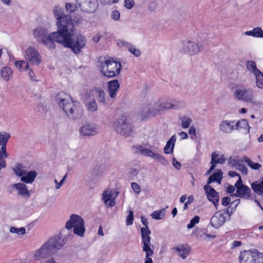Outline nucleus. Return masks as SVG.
<instances>
[{"label": "nucleus", "mask_w": 263, "mask_h": 263, "mask_svg": "<svg viewBox=\"0 0 263 263\" xmlns=\"http://www.w3.org/2000/svg\"><path fill=\"white\" fill-rule=\"evenodd\" d=\"M57 102L69 119L78 120L82 118L84 114L83 106L79 102L74 101L70 96L59 93Z\"/></svg>", "instance_id": "obj_1"}, {"label": "nucleus", "mask_w": 263, "mask_h": 263, "mask_svg": "<svg viewBox=\"0 0 263 263\" xmlns=\"http://www.w3.org/2000/svg\"><path fill=\"white\" fill-rule=\"evenodd\" d=\"M65 243L64 239L60 236L51 237L34 252L32 258L34 260L45 259L57 252Z\"/></svg>", "instance_id": "obj_2"}, {"label": "nucleus", "mask_w": 263, "mask_h": 263, "mask_svg": "<svg viewBox=\"0 0 263 263\" xmlns=\"http://www.w3.org/2000/svg\"><path fill=\"white\" fill-rule=\"evenodd\" d=\"M33 35L38 42L41 43L48 48L51 49L55 48L54 42L59 43L57 35L58 34L53 32L49 33L48 30L43 27H38L33 30Z\"/></svg>", "instance_id": "obj_3"}, {"label": "nucleus", "mask_w": 263, "mask_h": 263, "mask_svg": "<svg viewBox=\"0 0 263 263\" xmlns=\"http://www.w3.org/2000/svg\"><path fill=\"white\" fill-rule=\"evenodd\" d=\"M233 95L235 100L249 103L253 106L260 107L263 103L259 99L254 97L253 91L240 86L234 88Z\"/></svg>", "instance_id": "obj_4"}, {"label": "nucleus", "mask_w": 263, "mask_h": 263, "mask_svg": "<svg viewBox=\"0 0 263 263\" xmlns=\"http://www.w3.org/2000/svg\"><path fill=\"white\" fill-rule=\"evenodd\" d=\"M62 40L59 41L60 44H62L66 47L71 48L72 51L76 53H79L82 49L86 45V40L85 37L81 34H73L66 37L62 38Z\"/></svg>", "instance_id": "obj_5"}, {"label": "nucleus", "mask_w": 263, "mask_h": 263, "mask_svg": "<svg viewBox=\"0 0 263 263\" xmlns=\"http://www.w3.org/2000/svg\"><path fill=\"white\" fill-rule=\"evenodd\" d=\"M115 130L122 136H129L134 130V125L130 118L125 115L118 117L113 123Z\"/></svg>", "instance_id": "obj_6"}, {"label": "nucleus", "mask_w": 263, "mask_h": 263, "mask_svg": "<svg viewBox=\"0 0 263 263\" xmlns=\"http://www.w3.org/2000/svg\"><path fill=\"white\" fill-rule=\"evenodd\" d=\"M57 25L58 30L55 32L58 35H57L59 40H61L73 33V24L71 16L69 15H65L62 18L57 21Z\"/></svg>", "instance_id": "obj_7"}, {"label": "nucleus", "mask_w": 263, "mask_h": 263, "mask_svg": "<svg viewBox=\"0 0 263 263\" xmlns=\"http://www.w3.org/2000/svg\"><path fill=\"white\" fill-rule=\"evenodd\" d=\"M121 68L120 62H116L109 58L102 63L100 71L105 77L114 78L119 74Z\"/></svg>", "instance_id": "obj_8"}, {"label": "nucleus", "mask_w": 263, "mask_h": 263, "mask_svg": "<svg viewBox=\"0 0 263 263\" xmlns=\"http://www.w3.org/2000/svg\"><path fill=\"white\" fill-rule=\"evenodd\" d=\"M133 151L135 153L145 156L151 157L157 161L164 164L166 160L163 156L159 153V149L155 146H151L150 148L143 147L142 145H137L132 147Z\"/></svg>", "instance_id": "obj_9"}, {"label": "nucleus", "mask_w": 263, "mask_h": 263, "mask_svg": "<svg viewBox=\"0 0 263 263\" xmlns=\"http://www.w3.org/2000/svg\"><path fill=\"white\" fill-rule=\"evenodd\" d=\"M65 228L70 230L73 228V233L81 237L83 236L85 231L84 221L80 216L72 214L66 223Z\"/></svg>", "instance_id": "obj_10"}, {"label": "nucleus", "mask_w": 263, "mask_h": 263, "mask_svg": "<svg viewBox=\"0 0 263 263\" xmlns=\"http://www.w3.org/2000/svg\"><path fill=\"white\" fill-rule=\"evenodd\" d=\"M240 263H263V254L257 250L241 251L239 256Z\"/></svg>", "instance_id": "obj_11"}, {"label": "nucleus", "mask_w": 263, "mask_h": 263, "mask_svg": "<svg viewBox=\"0 0 263 263\" xmlns=\"http://www.w3.org/2000/svg\"><path fill=\"white\" fill-rule=\"evenodd\" d=\"M161 111L159 102L155 101L143 106L142 114L144 117L148 118L158 115Z\"/></svg>", "instance_id": "obj_12"}, {"label": "nucleus", "mask_w": 263, "mask_h": 263, "mask_svg": "<svg viewBox=\"0 0 263 263\" xmlns=\"http://www.w3.org/2000/svg\"><path fill=\"white\" fill-rule=\"evenodd\" d=\"M228 213V209L216 212L210 220V223L212 226L216 229L221 227L225 223L226 220L225 215L227 214Z\"/></svg>", "instance_id": "obj_13"}, {"label": "nucleus", "mask_w": 263, "mask_h": 263, "mask_svg": "<svg viewBox=\"0 0 263 263\" xmlns=\"http://www.w3.org/2000/svg\"><path fill=\"white\" fill-rule=\"evenodd\" d=\"M25 58L28 63L32 65H39L41 61V55L33 47L29 46L25 51Z\"/></svg>", "instance_id": "obj_14"}, {"label": "nucleus", "mask_w": 263, "mask_h": 263, "mask_svg": "<svg viewBox=\"0 0 263 263\" xmlns=\"http://www.w3.org/2000/svg\"><path fill=\"white\" fill-rule=\"evenodd\" d=\"M235 186L236 188V192L235 196L241 198L248 199L250 196L251 189L242 183L240 177L236 182Z\"/></svg>", "instance_id": "obj_15"}, {"label": "nucleus", "mask_w": 263, "mask_h": 263, "mask_svg": "<svg viewBox=\"0 0 263 263\" xmlns=\"http://www.w3.org/2000/svg\"><path fill=\"white\" fill-rule=\"evenodd\" d=\"M79 131L82 137L94 136L99 133V127L92 123H86L80 128Z\"/></svg>", "instance_id": "obj_16"}, {"label": "nucleus", "mask_w": 263, "mask_h": 263, "mask_svg": "<svg viewBox=\"0 0 263 263\" xmlns=\"http://www.w3.org/2000/svg\"><path fill=\"white\" fill-rule=\"evenodd\" d=\"M98 5L97 0H82L79 4V7L82 11L89 13L95 12Z\"/></svg>", "instance_id": "obj_17"}, {"label": "nucleus", "mask_w": 263, "mask_h": 263, "mask_svg": "<svg viewBox=\"0 0 263 263\" xmlns=\"http://www.w3.org/2000/svg\"><path fill=\"white\" fill-rule=\"evenodd\" d=\"M204 189L205 190L208 199L214 204L216 209H217L219 200L218 193L209 185H205Z\"/></svg>", "instance_id": "obj_18"}, {"label": "nucleus", "mask_w": 263, "mask_h": 263, "mask_svg": "<svg viewBox=\"0 0 263 263\" xmlns=\"http://www.w3.org/2000/svg\"><path fill=\"white\" fill-rule=\"evenodd\" d=\"M142 236V243L143 244V251H147L152 250L150 248L151 232L148 228H141L140 229Z\"/></svg>", "instance_id": "obj_19"}, {"label": "nucleus", "mask_w": 263, "mask_h": 263, "mask_svg": "<svg viewBox=\"0 0 263 263\" xmlns=\"http://www.w3.org/2000/svg\"><path fill=\"white\" fill-rule=\"evenodd\" d=\"M119 192L114 190H107L103 194V200L107 206H113L115 204V199L118 196Z\"/></svg>", "instance_id": "obj_20"}, {"label": "nucleus", "mask_w": 263, "mask_h": 263, "mask_svg": "<svg viewBox=\"0 0 263 263\" xmlns=\"http://www.w3.org/2000/svg\"><path fill=\"white\" fill-rule=\"evenodd\" d=\"M201 50V47L196 43L195 42L186 40L183 43V51L191 55H194Z\"/></svg>", "instance_id": "obj_21"}, {"label": "nucleus", "mask_w": 263, "mask_h": 263, "mask_svg": "<svg viewBox=\"0 0 263 263\" xmlns=\"http://www.w3.org/2000/svg\"><path fill=\"white\" fill-rule=\"evenodd\" d=\"M219 130L224 134H230L236 129L235 121L234 120L222 121L219 125Z\"/></svg>", "instance_id": "obj_22"}, {"label": "nucleus", "mask_w": 263, "mask_h": 263, "mask_svg": "<svg viewBox=\"0 0 263 263\" xmlns=\"http://www.w3.org/2000/svg\"><path fill=\"white\" fill-rule=\"evenodd\" d=\"M120 88V84L117 80L109 81L107 83V90L109 97L115 99L117 96V92Z\"/></svg>", "instance_id": "obj_23"}, {"label": "nucleus", "mask_w": 263, "mask_h": 263, "mask_svg": "<svg viewBox=\"0 0 263 263\" xmlns=\"http://www.w3.org/2000/svg\"><path fill=\"white\" fill-rule=\"evenodd\" d=\"M17 192L18 194L23 197L29 198L30 193L26 184L23 183H17L12 185Z\"/></svg>", "instance_id": "obj_24"}, {"label": "nucleus", "mask_w": 263, "mask_h": 263, "mask_svg": "<svg viewBox=\"0 0 263 263\" xmlns=\"http://www.w3.org/2000/svg\"><path fill=\"white\" fill-rule=\"evenodd\" d=\"M174 252L177 254L183 259H185L189 255L190 253V248L189 246L185 245H180L173 248Z\"/></svg>", "instance_id": "obj_25"}, {"label": "nucleus", "mask_w": 263, "mask_h": 263, "mask_svg": "<svg viewBox=\"0 0 263 263\" xmlns=\"http://www.w3.org/2000/svg\"><path fill=\"white\" fill-rule=\"evenodd\" d=\"M37 173L34 171L25 172V174L21 178V181L26 183H32L36 178Z\"/></svg>", "instance_id": "obj_26"}, {"label": "nucleus", "mask_w": 263, "mask_h": 263, "mask_svg": "<svg viewBox=\"0 0 263 263\" xmlns=\"http://www.w3.org/2000/svg\"><path fill=\"white\" fill-rule=\"evenodd\" d=\"M176 140V137L175 135L172 136L168 140L166 145L164 147V152L165 154H170L173 153Z\"/></svg>", "instance_id": "obj_27"}, {"label": "nucleus", "mask_w": 263, "mask_h": 263, "mask_svg": "<svg viewBox=\"0 0 263 263\" xmlns=\"http://www.w3.org/2000/svg\"><path fill=\"white\" fill-rule=\"evenodd\" d=\"M10 137V134L4 131L0 132L1 148L7 149L6 145Z\"/></svg>", "instance_id": "obj_28"}, {"label": "nucleus", "mask_w": 263, "mask_h": 263, "mask_svg": "<svg viewBox=\"0 0 263 263\" xmlns=\"http://www.w3.org/2000/svg\"><path fill=\"white\" fill-rule=\"evenodd\" d=\"M245 34L255 37H263V31L260 27H257L252 30L245 32Z\"/></svg>", "instance_id": "obj_29"}, {"label": "nucleus", "mask_w": 263, "mask_h": 263, "mask_svg": "<svg viewBox=\"0 0 263 263\" xmlns=\"http://www.w3.org/2000/svg\"><path fill=\"white\" fill-rule=\"evenodd\" d=\"M247 69L251 72L255 76L261 72L256 67V64L253 61H248L246 64Z\"/></svg>", "instance_id": "obj_30"}, {"label": "nucleus", "mask_w": 263, "mask_h": 263, "mask_svg": "<svg viewBox=\"0 0 263 263\" xmlns=\"http://www.w3.org/2000/svg\"><path fill=\"white\" fill-rule=\"evenodd\" d=\"M12 70L9 67H3L1 70L2 77L6 80L8 81L12 77Z\"/></svg>", "instance_id": "obj_31"}, {"label": "nucleus", "mask_w": 263, "mask_h": 263, "mask_svg": "<svg viewBox=\"0 0 263 263\" xmlns=\"http://www.w3.org/2000/svg\"><path fill=\"white\" fill-rule=\"evenodd\" d=\"M243 161L252 170H258L261 167V165L260 164L253 162L247 156L243 157Z\"/></svg>", "instance_id": "obj_32"}, {"label": "nucleus", "mask_w": 263, "mask_h": 263, "mask_svg": "<svg viewBox=\"0 0 263 263\" xmlns=\"http://www.w3.org/2000/svg\"><path fill=\"white\" fill-rule=\"evenodd\" d=\"M253 190L259 195H263V178L261 182H254L251 184Z\"/></svg>", "instance_id": "obj_33"}, {"label": "nucleus", "mask_w": 263, "mask_h": 263, "mask_svg": "<svg viewBox=\"0 0 263 263\" xmlns=\"http://www.w3.org/2000/svg\"><path fill=\"white\" fill-rule=\"evenodd\" d=\"M86 107L88 111L95 112L98 110V105L94 98L90 99L86 104Z\"/></svg>", "instance_id": "obj_34"}, {"label": "nucleus", "mask_w": 263, "mask_h": 263, "mask_svg": "<svg viewBox=\"0 0 263 263\" xmlns=\"http://www.w3.org/2000/svg\"><path fill=\"white\" fill-rule=\"evenodd\" d=\"M222 172L221 170H218L216 173L210 176L209 178L208 183L210 184L212 182L217 181L220 182L222 179Z\"/></svg>", "instance_id": "obj_35"}, {"label": "nucleus", "mask_w": 263, "mask_h": 263, "mask_svg": "<svg viewBox=\"0 0 263 263\" xmlns=\"http://www.w3.org/2000/svg\"><path fill=\"white\" fill-rule=\"evenodd\" d=\"M7 149L1 148L0 149V170L6 166L5 158L8 157Z\"/></svg>", "instance_id": "obj_36"}, {"label": "nucleus", "mask_w": 263, "mask_h": 263, "mask_svg": "<svg viewBox=\"0 0 263 263\" xmlns=\"http://www.w3.org/2000/svg\"><path fill=\"white\" fill-rule=\"evenodd\" d=\"M95 93L97 95V98L98 100V101L102 104H106V101H105V93L103 90L100 89V88H97L95 90Z\"/></svg>", "instance_id": "obj_37"}, {"label": "nucleus", "mask_w": 263, "mask_h": 263, "mask_svg": "<svg viewBox=\"0 0 263 263\" xmlns=\"http://www.w3.org/2000/svg\"><path fill=\"white\" fill-rule=\"evenodd\" d=\"M15 65L20 71L29 70L28 63L26 61H17L15 63Z\"/></svg>", "instance_id": "obj_38"}, {"label": "nucleus", "mask_w": 263, "mask_h": 263, "mask_svg": "<svg viewBox=\"0 0 263 263\" xmlns=\"http://www.w3.org/2000/svg\"><path fill=\"white\" fill-rule=\"evenodd\" d=\"M13 171L16 176L21 177V178L25 174V172L26 171L24 167L21 164H17L16 166L13 168Z\"/></svg>", "instance_id": "obj_39"}, {"label": "nucleus", "mask_w": 263, "mask_h": 263, "mask_svg": "<svg viewBox=\"0 0 263 263\" xmlns=\"http://www.w3.org/2000/svg\"><path fill=\"white\" fill-rule=\"evenodd\" d=\"M219 157V155L216 153H213L212 154V159L211 164L215 165L216 163L223 164L225 162V160L223 158V156H220L219 158L216 160V158Z\"/></svg>", "instance_id": "obj_40"}, {"label": "nucleus", "mask_w": 263, "mask_h": 263, "mask_svg": "<svg viewBox=\"0 0 263 263\" xmlns=\"http://www.w3.org/2000/svg\"><path fill=\"white\" fill-rule=\"evenodd\" d=\"M165 213V210L164 209L157 210L153 212L151 214V216L153 219L156 220H160L163 218Z\"/></svg>", "instance_id": "obj_41"}, {"label": "nucleus", "mask_w": 263, "mask_h": 263, "mask_svg": "<svg viewBox=\"0 0 263 263\" xmlns=\"http://www.w3.org/2000/svg\"><path fill=\"white\" fill-rule=\"evenodd\" d=\"M53 12L57 21L60 20V18H62L64 15L63 14V9L58 6L54 7Z\"/></svg>", "instance_id": "obj_42"}, {"label": "nucleus", "mask_w": 263, "mask_h": 263, "mask_svg": "<svg viewBox=\"0 0 263 263\" xmlns=\"http://www.w3.org/2000/svg\"><path fill=\"white\" fill-rule=\"evenodd\" d=\"M255 77L256 86L259 89H263V73L261 72Z\"/></svg>", "instance_id": "obj_43"}, {"label": "nucleus", "mask_w": 263, "mask_h": 263, "mask_svg": "<svg viewBox=\"0 0 263 263\" xmlns=\"http://www.w3.org/2000/svg\"><path fill=\"white\" fill-rule=\"evenodd\" d=\"M249 126L248 122L245 119H242L235 122L236 129H239L241 128H247Z\"/></svg>", "instance_id": "obj_44"}, {"label": "nucleus", "mask_w": 263, "mask_h": 263, "mask_svg": "<svg viewBox=\"0 0 263 263\" xmlns=\"http://www.w3.org/2000/svg\"><path fill=\"white\" fill-rule=\"evenodd\" d=\"M10 232L18 235H23L26 233V229L24 227L17 228L12 227L10 229Z\"/></svg>", "instance_id": "obj_45"}, {"label": "nucleus", "mask_w": 263, "mask_h": 263, "mask_svg": "<svg viewBox=\"0 0 263 263\" xmlns=\"http://www.w3.org/2000/svg\"><path fill=\"white\" fill-rule=\"evenodd\" d=\"M65 8L67 12L72 13L78 10V6L76 4L67 3L65 5Z\"/></svg>", "instance_id": "obj_46"}, {"label": "nucleus", "mask_w": 263, "mask_h": 263, "mask_svg": "<svg viewBox=\"0 0 263 263\" xmlns=\"http://www.w3.org/2000/svg\"><path fill=\"white\" fill-rule=\"evenodd\" d=\"M159 105L161 110L175 107V105L170 100H167L165 102H159Z\"/></svg>", "instance_id": "obj_47"}, {"label": "nucleus", "mask_w": 263, "mask_h": 263, "mask_svg": "<svg viewBox=\"0 0 263 263\" xmlns=\"http://www.w3.org/2000/svg\"><path fill=\"white\" fill-rule=\"evenodd\" d=\"M181 121V126L183 128H186L189 127L192 120L191 118L187 117H183L180 118Z\"/></svg>", "instance_id": "obj_48"}, {"label": "nucleus", "mask_w": 263, "mask_h": 263, "mask_svg": "<svg viewBox=\"0 0 263 263\" xmlns=\"http://www.w3.org/2000/svg\"><path fill=\"white\" fill-rule=\"evenodd\" d=\"M104 172V168L101 166H97L92 171L93 175L96 177L101 176Z\"/></svg>", "instance_id": "obj_49"}, {"label": "nucleus", "mask_w": 263, "mask_h": 263, "mask_svg": "<svg viewBox=\"0 0 263 263\" xmlns=\"http://www.w3.org/2000/svg\"><path fill=\"white\" fill-rule=\"evenodd\" d=\"M200 220V217L198 216H195L194 218H193L191 220L190 223L187 225V228L189 229H192L193 228L196 224L199 223Z\"/></svg>", "instance_id": "obj_50"}, {"label": "nucleus", "mask_w": 263, "mask_h": 263, "mask_svg": "<svg viewBox=\"0 0 263 263\" xmlns=\"http://www.w3.org/2000/svg\"><path fill=\"white\" fill-rule=\"evenodd\" d=\"M242 161H243V160L240 161L235 168L241 172L242 174L247 175L248 174V168L243 163H242Z\"/></svg>", "instance_id": "obj_51"}, {"label": "nucleus", "mask_w": 263, "mask_h": 263, "mask_svg": "<svg viewBox=\"0 0 263 263\" xmlns=\"http://www.w3.org/2000/svg\"><path fill=\"white\" fill-rule=\"evenodd\" d=\"M117 45L119 47H124L127 50L132 46V44L130 43L123 40H119L117 42Z\"/></svg>", "instance_id": "obj_52"}, {"label": "nucleus", "mask_w": 263, "mask_h": 263, "mask_svg": "<svg viewBox=\"0 0 263 263\" xmlns=\"http://www.w3.org/2000/svg\"><path fill=\"white\" fill-rule=\"evenodd\" d=\"M146 253L144 263H153L152 259L151 258L154 254L153 250L144 251Z\"/></svg>", "instance_id": "obj_53"}, {"label": "nucleus", "mask_w": 263, "mask_h": 263, "mask_svg": "<svg viewBox=\"0 0 263 263\" xmlns=\"http://www.w3.org/2000/svg\"><path fill=\"white\" fill-rule=\"evenodd\" d=\"M128 50L136 57H139L141 55L140 50L136 48L133 45Z\"/></svg>", "instance_id": "obj_54"}, {"label": "nucleus", "mask_w": 263, "mask_h": 263, "mask_svg": "<svg viewBox=\"0 0 263 263\" xmlns=\"http://www.w3.org/2000/svg\"><path fill=\"white\" fill-rule=\"evenodd\" d=\"M197 237L201 240H206V232L203 230H199L197 231Z\"/></svg>", "instance_id": "obj_55"}, {"label": "nucleus", "mask_w": 263, "mask_h": 263, "mask_svg": "<svg viewBox=\"0 0 263 263\" xmlns=\"http://www.w3.org/2000/svg\"><path fill=\"white\" fill-rule=\"evenodd\" d=\"M241 161V160H237L231 157L229 159V164L231 166L236 168L237 165Z\"/></svg>", "instance_id": "obj_56"}, {"label": "nucleus", "mask_w": 263, "mask_h": 263, "mask_svg": "<svg viewBox=\"0 0 263 263\" xmlns=\"http://www.w3.org/2000/svg\"><path fill=\"white\" fill-rule=\"evenodd\" d=\"M134 212L130 211L129 215L126 217V222L127 226L132 225L133 223Z\"/></svg>", "instance_id": "obj_57"}, {"label": "nucleus", "mask_w": 263, "mask_h": 263, "mask_svg": "<svg viewBox=\"0 0 263 263\" xmlns=\"http://www.w3.org/2000/svg\"><path fill=\"white\" fill-rule=\"evenodd\" d=\"M135 5L134 0H125V7L128 9H130Z\"/></svg>", "instance_id": "obj_58"}, {"label": "nucleus", "mask_w": 263, "mask_h": 263, "mask_svg": "<svg viewBox=\"0 0 263 263\" xmlns=\"http://www.w3.org/2000/svg\"><path fill=\"white\" fill-rule=\"evenodd\" d=\"M132 187L136 194H139L141 192V189L138 184L136 182H133L131 184Z\"/></svg>", "instance_id": "obj_59"}, {"label": "nucleus", "mask_w": 263, "mask_h": 263, "mask_svg": "<svg viewBox=\"0 0 263 263\" xmlns=\"http://www.w3.org/2000/svg\"><path fill=\"white\" fill-rule=\"evenodd\" d=\"M231 202V198L229 197H224L221 200V204L222 205L226 206L230 204Z\"/></svg>", "instance_id": "obj_60"}, {"label": "nucleus", "mask_w": 263, "mask_h": 263, "mask_svg": "<svg viewBox=\"0 0 263 263\" xmlns=\"http://www.w3.org/2000/svg\"><path fill=\"white\" fill-rule=\"evenodd\" d=\"M120 13L117 10H115L112 12L111 18L114 20L117 21L120 18Z\"/></svg>", "instance_id": "obj_61"}, {"label": "nucleus", "mask_w": 263, "mask_h": 263, "mask_svg": "<svg viewBox=\"0 0 263 263\" xmlns=\"http://www.w3.org/2000/svg\"><path fill=\"white\" fill-rule=\"evenodd\" d=\"M193 200V196H190L187 198V201L184 203L183 210H185L188 208V205L190 204Z\"/></svg>", "instance_id": "obj_62"}, {"label": "nucleus", "mask_w": 263, "mask_h": 263, "mask_svg": "<svg viewBox=\"0 0 263 263\" xmlns=\"http://www.w3.org/2000/svg\"><path fill=\"white\" fill-rule=\"evenodd\" d=\"M173 165L174 167L178 170L180 169L181 166V163L179 161L176 160L175 158L173 159Z\"/></svg>", "instance_id": "obj_63"}, {"label": "nucleus", "mask_w": 263, "mask_h": 263, "mask_svg": "<svg viewBox=\"0 0 263 263\" xmlns=\"http://www.w3.org/2000/svg\"><path fill=\"white\" fill-rule=\"evenodd\" d=\"M235 188H236L235 186L229 185L227 187V191L228 193H232L235 191Z\"/></svg>", "instance_id": "obj_64"}]
</instances>
